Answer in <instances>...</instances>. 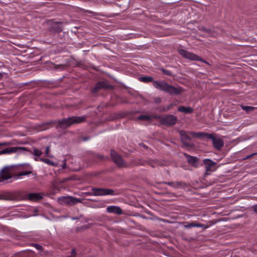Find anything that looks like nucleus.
Masks as SVG:
<instances>
[{
    "label": "nucleus",
    "mask_w": 257,
    "mask_h": 257,
    "mask_svg": "<svg viewBox=\"0 0 257 257\" xmlns=\"http://www.w3.org/2000/svg\"><path fill=\"white\" fill-rule=\"evenodd\" d=\"M153 86L157 89L166 91L171 94H180L182 90L181 88L174 87L165 81H154Z\"/></svg>",
    "instance_id": "1"
},
{
    "label": "nucleus",
    "mask_w": 257,
    "mask_h": 257,
    "mask_svg": "<svg viewBox=\"0 0 257 257\" xmlns=\"http://www.w3.org/2000/svg\"><path fill=\"white\" fill-rule=\"evenodd\" d=\"M84 116H73L67 119H64L60 121L61 127H66L75 123H81L84 121Z\"/></svg>",
    "instance_id": "2"
},
{
    "label": "nucleus",
    "mask_w": 257,
    "mask_h": 257,
    "mask_svg": "<svg viewBox=\"0 0 257 257\" xmlns=\"http://www.w3.org/2000/svg\"><path fill=\"white\" fill-rule=\"evenodd\" d=\"M15 173V168L13 166H6L1 171V177L3 180L11 179Z\"/></svg>",
    "instance_id": "3"
},
{
    "label": "nucleus",
    "mask_w": 257,
    "mask_h": 257,
    "mask_svg": "<svg viewBox=\"0 0 257 257\" xmlns=\"http://www.w3.org/2000/svg\"><path fill=\"white\" fill-rule=\"evenodd\" d=\"M59 203L61 204H70L73 205L78 202H80L81 200L70 196L61 197L58 198Z\"/></svg>",
    "instance_id": "4"
},
{
    "label": "nucleus",
    "mask_w": 257,
    "mask_h": 257,
    "mask_svg": "<svg viewBox=\"0 0 257 257\" xmlns=\"http://www.w3.org/2000/svg\"><path fill=\"white\" fill-rule=\"evenodd\" d=\"M205 135L212 140L213 145L216 149L219 150L223 146L224 142L219 137L214 136L212 134H206Z\"/></svg>",
    "instance_id": "5"
},
{
    "label": "nucleus",
    "mask_w": 257,
    "mask_h": 257,
    "mask_svg": "<svg viewBox=\"0 0 257 257\" xmlns=\"http://www.w3.org/2000/svg\"><path fill=\"white\" fill-rule=\"evenodd\" d=\"M111 156L114 162L119 167H126L127 164L114 151L111 152Z\"/></svg>",
    "instance_id": "6"
},
{
    "label": "nucleus",
    "mask_w": 257,
    "mask_h": 257,
    "mask_svg": "<svg viewBox=\"0 0 257 257\" xmlns=\"http://www.w3.org/2000/svg\"><path fill=\"white\" fill-rule=\"evenodd\" d=\"M179 54L185 58L191 60H199V57L193 53L188 52L183 49H180L178 51Z\"/></svg>",
    "instance_id": "7"
},
{
    "label": "nucleus",
    "mask_w": 257,
    "mask_h": 257,
    "mask_svg": "<svg viewBox=\"0 0 257 257\" xmlns=\"http://www.w3.org/2000/svg\"><path fill=\"white\" fill-rule=\"evenodd\" d=\"M93 192L94 194L96 196L112 195L113 193V191L111 189L103 188L93 189Z\"/></svg>",
    "instance_id": "8"
},
{
    "label": "nucleus",
    "mask_w": 257,
    "mask_h": 257,
    "mask_svg": "<svg viewBox=\"0 0 257 257\" xmlns=\"http://www.w3.org/2000/svg\"><path fill=\"white\" fill-rule=\"evenodd\" d=\"M179 134L183 141L190 139L191 137L193 138H197L201 136V134L199 133H195L193 132H190L188 133L184 131H180Z\"/></svg>",
    "instance_id": "9"
},
{
    "label": "nucleus",
    "mask_w": 257,
    "mask_h": 257,
    "mask_svg": "<svg viewBox=\"0 0 257 257\" xmlns=\"http://www.w3.org/2000/svg\"><path fill=\"white\" fill-rule=\"evenodd\" d=\"M177 121V118L172 115H167L161 119V122L163 124L171 125L174 124Z\"/></svg>",
    "instance_id": "10"
},
{
    "label": "nucleus",
    "mask_w": 257,
    "mask_h": 257,
    "mask_svg": "<svg viewBox=\"0 0 257 257\" xmlns=\"http://www.w3.org/2000/svg\"><path fill=\"white\" fill-rule=\"evenodd\" d=\"M25 148L22 147H11V148H7L3 150L0 151V155L3 154H10L12 153H16V152H20L22 150H24Z\"/></svg>",
    "instance_id": "11"
},
{
    "label": "nucleus",
    "mask_w": 257,
    "mask_h": 257,
    "mask_svg": "<svg viewBox=\"0 0 257 257\" xmlns=\"http://www.w3.org/2000/svg\"><path fill=\"white\" fill-rule=\"evenodd\" d=\"M203 163L205 166L206 171H213L215 170V166L216 163L210 159H205L203 160Z\"/></svg>",
    "instance_id": "12"
},
{
    "label": "nucleus",
    "mask_w": 257,
    "mask_h": 257,
    "mask_svg": "<svg viewBox=\"0 0 257 257\" xmlns=\"http://www.w3.org/2000/svg\"><path fill=\"white\" fill-rule=\"evenodd\" d=\"M107 211L110 213H115L116 214H122V211L121 208L117 206H110L107 207Z\"/></svg>",
    "instance_id": "13"
},
{
    "label": "nucleus",
    "mask_w": 257,
    "mask_h": 257,
    "mask_svg": "<svg viewBox=\"0 0 257 257\" xmlns=\"http://www.w3.org/2000/svg\"><path fill=\"white\" fill-rule=\"evenodd\" d=\"M42 198V196L40 194L37 193H31L28 196V199L34 201L39 200Z\"/></svg>",
    "instance_id": "14"
},
{
    "label": "nucleus",
    "mask_w": 257,
    "mask_h": 257,
    "mask_svg": "<svg viewBox=\"0 0 257 257\" xmlns=\"http://www.w3.org/2000/svg\"><path fill=\"white\" fill-rule=\"evenodd\" d=\"M178 111L185 113H191L193 112V109L190 107H185L181 106L178 107Z\"/></svg>",
    "instance_id": "15"
},
{
    "label": "nucleus",
    "mask_w": 257,
    "mask_h": 257,
    "mask_svg": "<svg viewBox=\"0 0 257 257\" xmlns=\"http://www.w3.org/2000/svg\"><path fill=\"white\" fill-rule=\"evenodd\" d=\"M35 160L36 161L40 160V161H41L42 162H45V163H46L47 164L53 166L57 165V163H56L55 162H54L51 161L49 159H42V158L38 159L37 158H35Z\"/></svg>",
    "instance_id": "16"
},
{
    "label": "nucleus",
    "mask_w": 257,
    "mask_h": 257,
    "mask_svg": "<svg viewBox=\"0 0 257 257\" xmlns=\"http://www.w3.org/2000/svg\"><path fill=\"white\" fill-rule=\"evenodd\" d=\"M186 226L187 227H188V228L191 227H202L203 228H207V226H205L204 224H199V223H196V222L191 223L188 224Z\"/></svg>",
    "instance_id": "17"
},
{
    "label": "nucleus",
    "mask_w": 257,
    "mask_h": 257,
    "mask_svg": "<svg viewBox=\"0 0 257 257\" xmlns=\"http://www.w3.org/2000/svg\"><path fill=\"white\" fill-rule=\"evenodd\" d=\"M241 107L243 110H245L246 112L251 111L255 109V107L249 106L241 105Z\"/></svg>",
    "instance_id": "18"
},
{
    "label": "nucleus",
    "mask_w": 257,
    "mask_h": 257,
    "mask_svg": "<svg viewBox=\"0 0 257 257\" xmlns=\"http://www.w3.org/2000/svg\"><path fill=\"white\" fill-rule=\"evenodd\" d=\"M187 160L189 163H190L193 165H194L195 164V163H196V161H197L196 158H195L194 157H192V156H188Z\"/></svg>",
    "instance_id": "19"
},
{
    "label": "nucleus",
    "mask_w": 257,
    "mask_h": 257,
    "mask_svg": "<svg viewBox=\"0 0 257 257\" xmlns=\"http://www.w3.org/2000/svg\"><path fill=\"white\" fill-rule=\"evenodd\" d=\"M151 117L147 115H142L138 117V119L141 120H149Z\"/></svg>",
    "instance_id": "20"
},
{
    "label": "nucleus",
    "mask_w": 257,
    "mask_h": 257,
    "mask_svg": "<svg viewBox=\"0 0 257 257\" xmlns=\"http://www.w3.org/2000/svg\"><path fill=\"white\" fill-rule=\"evenodd\" d=\"M140 81L144 82H148L152 81L153 79L151 77H142L140 78Z\"/></svg>",
    "instance_id": "21"
},
{
    "label": "nucleus",
    "mask_w": 257,
    "mask_h": 257,
    "mask_svg": "<svg viewBox=\"0 0 257 257\" xmlns=\"http://www.w3.org/2000/svg\"><path fill=\"white\" fill-rule=\"evenodd\" d=\"M104 86H104V84L103 82L98 83L95 86V88H94L95 91H96L97 89H99L100 88L103 87Z\"/></svg>",
    "instance_id": "22"
},
{
    "label": "nucleus",
    "mask_w": 257,
    "mask_h": 257,
    "mask_svg": "<svg viewBox=\"0 0 257 257\" xmlns=\"http://www.w3.org/2000/svg\"><path fill=\"white\" fill-rule=\"evenodd\" d=\"M42 153L41 151L39 150L38 149H35L34 150V155L37 157L40 156L41 155Z\"/></svg>",
    "instance_id": "23"
},
{
    "label": "nucleus",
    "mask_w": 257,
    "mask_h": 257,
    "mask_svg": "<svg viewBox=\"0 0 257 257\" xmlns=\"http://www.w3.org/2000/svg\"><path fill=\"white\" fill-rule=\"evenodd\" d=\"M50 147L48 146L46 149V155L47 157H52V156H51L50 154Z\"/></svg>",
    "instance_id": "24"
},
{
    "label": "nucleus",
    "mask_w": 257,
    "mask_h": 257,
    "mask_svg": "<svg viewBox=\"0 0 257 257\" xmlns=\"http://www.w3.org/2000/svg\"><path fill=\"white\" fill-rule=\"evenodd\" d=\"M13 144L11 142H4L2 143H1L0 146H10V145H12Z\"/></svg>",
    "instance_id": "25"
},
{
    "label": "nucleus",
    "mask_w": 257,
    "mask_h": 257,
    "mask_svg": "<svg viewBox=\"0 0 257 257\" xmlns=\"http://www.w3.org/2000/svg\"><path fill=\"white\" fill-rule=\"evenodd\" d=\"M76 252L74 249H73L71 251V254L68 257H76Z\"/></svg>",
    "instance_id": "26"
},
{
    "label": "nucleus",
    "mask_w": 257,
    "mask_h": 257,
    "mask_svg": "<svg viewBox=\"0 0 257 257\" xmlns=\"http://www.w3.org/2000/svg\"><path fill=\"white\" fill-rule=\"evenodd\" d=\"M256 154V153H253V154H251L250 155L246 156V157L245 158V159H249V158H251L252 156H254Z\"/></svg>",
    "instance_id": "27"
},
{
    "label": "nucleus",
    "mask_w": 257,
    "mask_h": 257,
    "mask_svg": "<svg viewBox=\"0 0 257 257\" xmlns=\"http://www.w3.org/2000/svg\"><path fill=\"white\" fill-rule=\"evenodd\" d=\"M253 210L257 214V205L253 206Z\"/></svg>",
    "instance_id": "28"
},
{
    "label": "nucleus",
    "mask_w": 257,
    "mask_h": 257,
    "mask_svg": "<svg viewBox=\"0 0 257 257\" xmlns=\"http://www.w3.org/2000/svg\"><path fill=\"white\" fill-rule=\"evenodd\" d=\"M172 106H173V104H170V105H168V106L167 108V110H169L170 108V107H171Z\"/></svg>",
    "instance_id": "29"
},
{
    "label": "nucleus",
    "mask_w": 257,
    "mask_h": 257,
    "mask_svg": "<svg viewBox=\"0 0 257 257\" xmlns=\"http://www.w3.org/2000/svg\"><path fill=\"white\" fill-rule=\"evenodd\" d=\"M164 73H165V74H167V75H170V73H169V72L168 71H164Z\"/></svg>",
    "instance_id": "30"
},
{
    "label": "nucleus",
    "mask_w": 257,
    "mask_h": 257,
    "mask_svg": "<svg viewBox=\"0 0 257 257\" xmlns=\"http://www.w3.org/2000/svg\"><path fill=\"white\" fill-rule=\"evenodd\" d=\"M179 184L178 183H176V186L178 187Z\"/></svg>",
    "instance_id": "31"
}]
</instances>
